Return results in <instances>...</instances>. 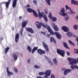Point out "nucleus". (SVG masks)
I'll return each instance as SVG.
<instances>
[{
  "instance_id": "f257e3e1",
  "label": "nucleus",
  "mask_w": 78,
  "mask_h": 78,
  "mask_svg": "<svg viewBox=\"0 0 78 78\" xmlns=\"http://www.w3.org/2000/svg\"><path fill=\"white\" fill-rule=\"evenodd\" d=\"M36 22L39 24H36L37 28L38 29H40V28H41V26H42V27H43L44 28H45L47 29L49 33H52V34H53V32H52V30H51V28H50V26L47 25V24L45 25L42 23H39V22L37 21Z\"/></svg>"
},
{
  "instance_id": "f03ea898",
  "label": "nucleus",
  "mask_w": 78,
  "mask_h": 78,
  "mask_svg": "<svg viewBox=\"0 0 78 78\" xmlns=\"http://www.w3.org/2000/svg\"><path fill=\"white\" fill-rule=\"evenodd\" d=\"M68 60L70 62L69 64L70 65H73V64H76L77 63L76 60L75 59H73L69 57L68 58Z\"/></svg>"
},
{
  "instance_id": "7ed1b4c3",
  "label": "nucleus",
  "mask_w": 78,
  "mask_h": 78,
  "mask_svg": "<svg viewBox=\"0 0 78 78\" xmlns=\"http://www.w3.org/2000/svg\"><path fill=\"white\" fill-rule=\"evenodd\" d=\"M57 53L58 55H60L62 56V57H64V55H65L66 52L64 50L57 49Z\"/></svg>"
},
{
  "instance_id": "20e7f679",
  "label": "nucleus",
  "mask_w": 78,
  "mask_h": 78,
  "mask_svg": "<svg viewBox=\"0 0 78 78\" xmlns=\"http://www.w3.org/2000/svg\"><path fill=\"white\" fill-rule=\"evenodd\" d=\"M52 31L53 33V34H52V33H50V34H51L52 35H53V34H55L57 37V38H58V39H61V35H60L59 33L56 32H55L54 33V32H53V31L52 30Z\"/></svg>"
},
{
  "instance_id": "39448f33",
  "label": "nucleus",
  "mask_w": 78,
  "mask_h": 78,
  "mask_svg": "<svg viewBox=\"0 0 78 78\" xmlns=\"http://www.w3.org/2000/svg\"><path fill=\"white\" fill-rule=\"evenodd\" d=\"M37 52L38 54L41 55H43V54H45V51L42 50L41 49H39L37 50Z\"/></svg>"
},
{
  "instance_id": "423d86ee",
  "label": "nucleus",
  "mask_w": 78,
  "mask_h": 78,
  "mask_svg": "<svg viewBox=\"0 0 78 78\" xmlns=\"http://www.w3.org/2000/svg\"><path fill=\"white\" fill-rule=\"evenodd\" d=\"M48 17L49 18H50V19H52V21L53 22H56V21L57 20L56 17H52V16H51V13H49Z\"/></svg>"
},
{
  "instance_id": "0eeeda50",
  "label": "nucleus",
  "mask_w": 78,
  "mask_h": 78,
  "mask_svg": "<svg viewBox=\"0 0 78 78\" xmlns=\"http://www.w3.org/2000/svg\"><path fill=\"white\" fill-rule=\"evenodd\" d=\"M42 44L44 47L45 49L46 50V51L48 52L49 51V50L48 49V46L47 44H46L44 42H42Z\"/></svg>"
},
{
  "instance_id": "6e6552de",
  "label": "nucleus",
  "mask_w": 78,
  "mask_h": 78,
  "mask_svg": "<svg viewBox=\"0 0 78 78\" xmlns=\"http://www.w3.org/2000/svg\"><path fill=\"white\" fill-rule=\"evenodd\" d=\"M26 29L27 31L29 32L31 34H33L34 33V30L32 28L28 27L26 28Z\"/></svg>"
},
{
  "instance_id": "1a4fd4ad",
  "label": "nucleus",
  "mask_w": 78,
  "mask_h": 78,
  "mask_svg": "<svg viewBox=\"0 0 78 78\" xmlns=\"http://www.w3.org/2000/svg\"><path fill=\"white\" fill-rule=\"evenodd\" d=\"M6 71L7 73V75L9 76H11V75H13V73L12 72H11L9 71V67H7L6 68Z\"/></svg>"
},
{
  "instance_id": "9d476101",
  "label": "nucleus",
  "mask_w": 78,
  "mask_h": 78,
  "mask_svg": "<svg viewBox=\"0 0 78 78\" xmlns=\"http://www.w3.org/2000/svg\"><path fill=\"white\" fill-rule=\"evenodd\" d=\"M52 26L53 27L55 31H59V28L58 27L57 25L55 24V23H53L52 24Z\"/></svg>"
},
{
  "instance_id": "9b49d317",
  "label": "nucleus",
  "mask_w": 78,
  "mask_h": 78,
  "mask_svg": "<svg viewBox=\"0 0 78 78\" xmlns=\"http://www.w3.org/2000/svg\"><path fill=\"white\" fill-rule=\"evenodd\" d=\"M19 34L17 33L16 35L15 39V42L16 43H17V42H18V41H19Z\"/></svg>"
},
{
  "instance_id": "f8f14e48",
  "label": "nucleus",
  "mask_w": 78,
  "mask_h": 78,
  "mask_svg": "<svg viewBox=\"0 0 78 78\" xmlns=\"http://www.w3.org/2000/svg\"><path fill=\"white\" fill-rule=\"evenodd\" d=\"M65 6L66 8V11H67L68 9H69V11H70L72 14H75V12H73V11L71 10V8H70V7H69V6H68L67 5H66Z\"/></svg>"
},
{
  "instance_id": "ddd939ff",
  "label": "nucleus",
  "mask_w": 78,
  "mask_h": 78,
  "mask_svg": "<svg viewBox=\"0 0 78 78\" xmlns=\"http://www.w3.org/2000/svg\"><path fill=\"white\" fill-rule=\"evenodd\" d=\"M72 70V69H66L64 71L63 74H64V75H67V73H69V72H71Z\"/></svg>"
},
{
  "instance_id": "4468645a",
  "label": "nucleus",
  "mask_w": 78,
  "mask_h": 78,
  "mask_svg": "<svg viewBox=\"0 0 78 78\" xmlns=\"http://www.w3.org/2000/svg\"><path fill=\"white\" fill-rule=\"evenodd\" d=\"M17 0H13L12 1V6L13 8H15L17 5Z\"/></svg>"
},
{
  "instance_id": "2eb2a0df",
  "label": "nucleus",
  "mask_w": 78,
  "mask_h": 78,
  "mask_svg": "<svg viewBox=\"0 0 78 78\" xmlns=\"http://www.w3.org/2000/svg\"><path fill=\"white\" fill-rule=\"evenodd\" d=\"M11 1V0H8V2H6L5 5L6 8H9V6L10 5V2Z\"/></svg>"
},
{
  "instance_id": "dca6fc26",
  "label": "nucleus",
  "mask_w": 78,
  "mask_h": 78,
  "mask_svg": "<svg viewBox=\"0 0 78 78\" xmlns=\"http://www.w3.org/2000/svg\"><path fill=\"white\" fill-rule=\"evenodd\" d=\"M71 3L72 5L73 4L76 5H78V2L74 0H71Z\"/></svg>"
},
{
  "instance_id": "f3484780",
  "label": "nucleus",
  "mask_w": 78,
  "mask_h": 78,
  "mask_svg": "<svg viewBox=\"0 0 78 78\" xmlns=\"http://www.w3.org/2000/svg\"><path fill=\"white\" fill-rule=\"evenodd\" d=\"M27 21L23 22L22 23V28H25L27 24Z\"/></svg>"
},
{
  "instance_id": "a211bd4d",
  "label": "nucleus",
  "mask_w": 78,
  "mask_h": 78,
  "mask_svg": "<svg viewBox=\"0 0 78 78\" xmlns=\"http://www.w3.org/2000/svg\"><path fill=\"white\" fill-rule=\"evenodd\" d=\"M62 29L65 32H67V31H69V28L63 26L62 27Z\"/></svg>"
},
{
  "instance_id": "6ab92c4d",
  "label": "nucleus",
  "mask_w": 78,
  "mask_h": 78,
  "mask_svg": "<svg viewBox=\"0 0 78 78\" xmlns=\"http://www.w3.org/2000/svg\"><path fill=\"white\" fill-rule=\"evenodd\" d=\"M37 49H38V47H34L32 50V53H34L35 51H36Z\"/></svg>"
},
{
  "instance_id": "aec40b11",
  "label": "nucleus",
  "mask_w": 78,
  "mask_h": 78,
  "mask_svg": "<svg viewBox=\"0 0 78 78\" xmlns=\"http://www.w3.org/2000/svg\"><path fill=\"white\" fill-rule=\"evenodd\" d=\"M66 35H67V36L69 37H72L73 36L72 33V32H67L66 33Z\"/></svg>"
},
{
  "instance_id": "412c9836",
  "label": "nucleus",
  "mask_w": 78,
  "mask_h": 78,
  "mask_svg": "<svg viewBox=\"0 0 78 78\" xmlns=\"http://www.w3.org/2000/svg\"><path fill=\"white\" fill-rule=\"evenodd\" d=\"M63 46L64 47L67 49H70V48L69 47V46L67 45V43L65 42H63Z\"/></svg>"
},
{
  "instance_id": "4be33fe9",
  "label": "nucleus",
  "mask_w": 78,
  "mask_h": 78,
  "mask_svg": "<svg viewBox=\"0 0 78 78\" xmlns=\"http://www.w3.org/2000/svg\"><path fill=\"white\" fill-rule=\"evenodd\" d=\"M50 41L51 42H52L54 41V43H55V44L56 43V40H55V39H54V38L52 37H51Z\"/></svg>"
},
{
  "instance_id": "5701e85b",
  "label": "nucleus",
  "mask_w": 78,
  "mask_h": 78,
  "mask_svg": "<svg viewBox=\"0 0 78 78\" xmlns=\"http://www.w3.org/2000/svg\"><path fill=\"white\" fill-rule=\"evenodd\" d=\"M9 47H7V48H5V53L6 54H7V53L8 51H9Z\"/></svg>"
},
{
  "instance_id": "b1692460",
  "label": "nucleus",
  "mask_w": 78,
  "mask_h": 78,
  "mask_svg": "<svg viewBox=\"0 0 78 78\" xmlns=\"http://www.w3.org/2000/svg\"><path fill=\"white\" fill-rule=\"evenodd\" d=\"M27 10L29 12H33V11H34L32 9H30V8H27Z\"/></svg>"
},
{
  "instance_id": "393cba45",
  "label": "nucleus",
  "mask_w": 78,
  "mask_h": 78,
  "mask_svg": "<svg viewBox=\"0 0 78 78\" xmlns=\"http://www.w3.org/2000/svg\"><path fill=\"white\" fill-rule=\"evenodd\" d=\"M44 18L45 22H48V19L47 18V16L46 15H44Z\"/></svg>"
},
{
  "instance_id": "a878e982",
  "label": "nucleus",
  "mask_w": 78,
  "mask_h": 78,
  "mask_svg": "<svg viewBox=\"0 0 78 78\" xmlns=\"http://www.w3.org/2000/svg\"><path fill=\"white\" fill-rule=\"evenodd\" d=\"M39 17H43V14L42 13H40V11L39 9H37Z\"/></svg>"
},
{
  "instance_id": "bb28decb",
  "label": "nucleus",
  "mask_w": 78,
  "mask_h": 78,
  "mask_svg": "<svg viewBox=\"0 0 78 78\" xmlns=\"http://www.w3.org/2000/svg\"><path fill=\"white\" fill-rule=\"evenodd\" d=\"M33 12L34 13V16H35V17H38V15H37V13L34 10Z\"/></svg>"
},
{
  "instance_id": "cd10ccee",
  "label": "nucleus",
  "mask_w": 78,
  "mask_h": 78,
  "mask_svg": "<svg viewBox=\"0 0 78 78\" xmlns=\"http://www.w3.org/2000/svg\"><path fill=\"white\" fill-rule=\"evenodd\" d=\"M53 62L54 63V64L57 65V63H58V61L56 60V58H55L53 59Z\"/></svg>"
},
{
  "instance_id": "c85d7f7f",
  "label": "nucleus",
  "mask_w": 78,
  "mask_h": 78,
  "mask_svg": "<svg viewBox=\"0 0 78 78\" xmlns=\"http://www.w3.org/2000/svg\"><path fill=\"white\" fill-rule=\"evenodd\" d=\"M13 56L14 59L15 60V61H16V60L17 59V56L15 54H13Z\"/></svg>"
},
{
  "instance_id": "c756f323",
  "label": "nucleus",
  "mask_w": 78,
  "mask_h": 78,
  "mask_svg": "<svg viewBox=\"0 0 78 78\" xmlns=\"http://www.w3.org/2000/svg\"><path fill=\"white\" fill-rule=\"evenodd\" d=\"M27 50H29V51L31 53V47L29 46H27Z\"/></svg>"
},
{
  "instance_id": "7c9ffc66",
  "label": "nucleus",
  "mask_w": 78,
  "mask_h": 78,
  "mask_svg": "<svg viewBox=\"0 0 78 78\" xmlns=\"http://www.w3.org/2000/svg\"><path fill=\"white\" fill-rule=\"evenodd\" d=\"M69 44H71V45H73L74 46L75 45V44L73 43L72 41H70V40H69Z\"/></svg>"
},
{
  "instance_id": "2f4dec72",
  "label": "nucleus",
  "mask_w": 78,
  "mask_h": 78,
  "mask_svg": "<svg viewBox=\"0 0 78 78\" xmlns=\"http://www.w3.org/2000/svg\"><path fill=\"white\" fill-rule=\"evenodd\" d=\"M45 0L48 5H50V2H51V1L50 0Z\"/></svg>"
},
{
  "instance_id": "473e14b6",
  "label": "nucleus",
  "mask_w": 78,
  "mask_h": 78,
  "mask_svg": "<svg viewBox=\"0 0 78 78\" xmlns=\"http://www.w3.org/2000/svg\"><path fill=\"white\" fill-rule=\"evenodd\" d=\"M61 12L62 13H64L65 12V10L64 9V8H62V9H61Z\"/></svg>"
},
{
  "instance_id": "72a5a7b5",
  "label": "nucleus",
  "mask_w": 78,
  "mask_h": 78,
  "mask_svg": "<svg viewBox=\"0 0 78 78\" xmlns=\"http://www.w3.org/2000/svg\"><path fill=\"white\" fill-rule=\"evenodd\" d=\"M73 27H74V28L75 30H77V29H78V26L77 25H74V26Z\"/></svg>"
},
{
  "instance_id": "f704fd0d",
  "label": "nucleus",
  "mask_w": 78,
  "mask_h": 78,
  "mask_svg": "<svg viewBox=\"0 0 78 78\" xmlns=\"http://www.w3.org/2000/svg\"><path fill=\"white\" fill-rule=\"evenodd\" d=\"M13 69L16 73H17V72H18V70H17V69L15 67H14Z\"/></svg>"
},
{
  "instance_id": "c9c22d12",
  "label": "nucleus",
  "mask_w": 78,
  "mask_h": 78,
  "mask_svg": "<svg viewBox=\"0 0 78 78\" xmlns=\"http://www.w3.org/2000/svg\"><path fill=\"white\" fill-rule=\"evenodd\" d=\"M34 67H35V69H40V66H37V65H35L34 66Z\"/></svg>"
},
{
  "instance_id": "e433bc0d",
  "label": "nucleus",
  "mask_w": 78,
  "mask_h": 78,
  "mask_svg": "<svg viewBox=\"0 0 78 78\" xmlns=\"http://www.w3.org/2000/svg\"><path fill=\"white\" fill-rule=\"evenodd\" d=\"M73 37H77V38H76V40L77 42V46H78V37L75 35H73Z\"/></svg>"
},
{
  "instance_id": "4c0bfd02",
  "label": "nucleus",
  "mask_w": 78,
  "mask_h": 78,
  "mask_svg": "<svg viewBox=\"0 0 78 78\" xmlns=\"http://www.w3.org/2000/svg\"><path fill=\"white\" fill-rule=\"evenodd\" d=\"M48 62L50 64V65H53V63H52V62H51V60L48 59Z\"/></svg>"
},
{
  "instance_id": "58836bf2",
  "label": "nucleus",
  "mask_w": 78,
  "mask_h": 78,
  "mask_svg": "<svg viewBox=\"0 0 78 78\" xmlns=\"http://www.w3.org/2000/svg\"><path fill=\"white\" fill-rule=\"evenodd\" d=\"M67 13H63L62 14V16H64V17L65 16H67Z\"/></svg>"
},
{
  "instance_id": "ea45409f",
  "label": "nucleus",
  "mask_w": 78,
  "mask_h": 78,
  "mask_svg": "<svg viewBox=\"0 0 78 78\" xmlns=\"http://www.w3.org/2000/svg\"><path fill=\"white\" fill-rule=\"evenodd\" d=\"M66 20H69V16L67 15V16L65 18Z\"/></svg>"
},
{
  "instance_id": "a19ab883",
  "label": "nucleus",
  "mask_w": 78,
  "mask_h": 78,
  "mask_svg": "<svg viewBox=\"0 0 78 78\" xmlns=\"http://www.w3.org/2000/svg\"><path fill=\"white\" fill-rule=\"evenodd\" d=\"M33 3H34L35 5H37V1L34 0L33 1Z\"/></svg>"
},
{
  "instance_id": "79ce46f5",
  "label": "nucleus",
  "mask_w": 78,
  "mask_h": 78,
  "mask_svg": "<svg viewBox=\"0 0 78 78\" xmlns=\"http://www.w3.org/2000/svg\"><path fill=\"white\" fill-rule=\"evenodd\" d=\"M39 75H44V73L42 72H40L39 73Z\"/></svg>"
},
{
  "instance_id": "37998d69",
  "label": "nucleus",
  "mask_w": 78,
  "mask_h": 78,
  "mask_svg": "<svg viewBox=\"0 0 78 78\" xmlns=\"http://www.w3.org/2000/svg\"><path fill=\"white\" fill-rule=\"evenodd\" d=\"M74 51H76V52H74V53H77L78 54V49H75Z\"/></svg>"
},
{
  "instance_id": "c03bdc74",
  "label": "nucleus",
  "mask_w": 78,
  "mask_h": 78,
  "mask_svg": "<svg viewBox=\"0 0 78 78\" xmlns=\"http://www.w3.org/2000/svg\"><path fill=\"white\" fill-rule=\"evenodd\" d=\"M44 11L46 14H48V10L47 9H45Z\"/></svg>"
},
{
  "instance_id": "a18cd8bd",
  "label": "nucleus",
  "mask_w": 78,
  "mask_h": 78,
  "mask_svg": "<svg viewBox=\"0 0 78 78\" xmlns=\"http://www.w3.org/2000/svg\"><path fill=\"white\" fill-rule=\"evenodd\" d=\"M71 69H72L73 70H74V69H75V66L74 67L73 66V65H71Z\"/></svg>"
},
{
  "instance_id": "49530a36",
  "label": "nucleus",
  "mask_w": 78,
  "mask_h": 78,
  "mask_svg": "<svg viewBox=\"0 0 78 78\" xmlns=\"http://www.w3.org/2000/svg\"><path fill=\"white\" fill-rule=\"evenodd\" d=\"M27 62L29 64L30 63V62H31V61H30V59H28L27 60Z\"/></svg>"
},
{
  "instance_id": "de8ad7c7",
  "label": "nucleus",
  "mask_w": 78,
  "mask_h": 78,
  "mask_svg": "<svg viewBox=\"0 0 78 78\" xmlns=\"http://www.w3.org/2000/svg\"><path fill=\"white\" fill-rule=\"evenodd\" d=\"M51 78H55V76H54V75L53 74H51Z\"/></svg>"
},
{
  "instance_id": "09e8293b",
  "label": "nucleus",
  "mask_w": 78,
  "mask_h": 78,
  "mask_svg": "<svg viewBox=\"0 0 78 78\" xmlns=\"http://www.w3.org/2000/svg\"><path fill=\"white\" fill-rule=\"evenodd\" d=\"M74 68L76 69H78V66L76 65L74 66Z\"/></svg>"
},
{
  "instance_id": "8fccbe9b",
  "label": "nucleus",
  "mask_w": 78,
  "mask_h": 78,
  "mask_svg": "<svg viewBox=\"0 0 78 78\" xmlns=\"http://www.w3.org/2000/svg\"><path fill=\"white\" fill-rule=\"evenodd\" d=\"M50 34H47V36L49 38L50 37Z\"/></svg>"
},
{
  "instance_id": "3c124183",
  "label": "nucleus",
  "mask_w": 78,
  "mask_h": 78,
  "mask_svg": "<svg viewBox=\"0 0 78 78\" xmlns=\"http://www.w3.org/2000/svg\"><path fill=\"white\" fill-rule=\"evenodd\" d=\"M27 8H29V7H30V5L29 4V5H27Z\"/></svg>"
},
{
  "instance_id": "603ef678",
  "label": "nucleus",
  "mask_w": 78,
  "mask_h": 78,
  "mask_svg": "<svg viewBox=\"0 0 78 78\" xmlns=\"http://www.w3.org/2000/svg\"><path fill=\"white\" fill-rule=\"evenodd\" d=\"M66 53L68 56H70V53H69L68 52H67Z\"/></svg>"
},
{
  "instance_id": "864d4df0",
  "label": "nucleus",
  "mask_w": 78,
  "mask_h": 78,
  "mask_svg": "<svg viewBox=\"0 0 78 78\" xmlns=\"http://www.w3.org/2000/svg\"><path fill=\"white\" fill-rule=\"evenodd\" d=\"M37 78H44L43 77H42L41 76H37Z\"/></svg>"
},
{
  "instance_id": "5fc2aeb1",
  "label": "nucleus",
  "mask_w": 78,
  "mask_h": 78,
  "mask_svg": "<svg viewBox=\"0 0 78 78\" xmlns=\"http://www.w3.org/2000/svg\"><path fill=\"white\" fill-rule=\"evenodd\" d=\"M61 70L62 71H64V70H65V68H62V69H61Z\"/></svg>"
},
{
  "instance_id": "6e6d98bb",
  "label": "nucleus",
  "mask_w": 78,
  "mask_h": 78,
  "mask_svg": "<svg viewBox=\"0 0 78 78\" xmlns=\"http://www.w3.org/2000/svg\"><path fill=\"white\" fill-rule=\"evenodd\" d=\"M41 33H43L44 34H46L45 33V32H43L42 31H41Z\"/></svg>"
},
{
  "instance_id": "4d7b16f0",
  "label": "nucleus",
  "mask_w": 78,
  "mask_h": 78,
  "mask_svg": "<svg viewBox=\"0 0 78 78\" xmlns=\"http://www.w3.org/2000/svg\"><path fill=\"white\" fill-rule=\"evenodd\" d=\"M6 2H2V4H5Z\"/></svg>"
},
{
  "instance_id": "13d9d810",
  "label": "nucleus",
  "mask_w": 78,
  "mask_h": 78,
  "mask_svg": "<svg viewBox=\"0 0 78 78\" xmlns=\"http://www.w3.org/2000/svg\"><path fill=\"white\" fill-rule=\"evenodd\" d=\"M3 37H2L1 38H0V40H1V41H2V40H3Z\"/></svg>"
},
{
  "instance_id": "bf43d9fd",
  "label": "nucleus",
  "mask_w": 78,
  "mask_h": 78,
  "mask_svg": "<svg viewBox=\"0 0 78 78\" xmlns=\"http://www.w3.org/2000/svg\"><path fill=\"white\" fill-rule=\"evenodd\" d=\"M28 35H29V37H31V34H28Z\"/></svg>"
},
{
  "instance_id": "052dcab7",
  "label": "nucleus",
  "mask_w": 78,
  "mask_h": 78,
  "mask_svg": "<svg viewBox=\"0 0 78 78\" xmlns=\"http://www.w3.org/2000/svg\"><path fill=\"white\" fill-rule=\"evenodd\" d=\"M21 35L23 36V34H22V31H21Z\"/></svg>"
},
{
  "instance_id": "680f3d73",
  "label": "nucleus",
  "mask_w": 78,
  "mask_h": 78,
  "mask_svg": "<svg viewBox=\"0 0 78 78\" xmlns=\"http://www.w3.org/2000/svg\"><path fill=\"white\" fill-rule=\"evenodd\" d=\"M22 19V16H20L19 19Z\"/></svg>"
},
{
  "instance_id": "e2e57ef3",
  "label": "nucleus",
  "mask_w": 78,
  "mask_h": 78,
  "mask_svg": "<svg viewBox=\"0 0 78 78\" xmlns=\"http://www.w3.org/2000/svg\"><path fill=\"white\" fill-rule=\"evenodd\" d=\"M12 30H13L14 31V27H12Z\"/></svg>"
},
{
  "instance_id": "0e129e2a",
  "label": "nucleus",
  "mask_w": 78,
  "mask_h": 78,
  "mask_svg": "<svg viewBox=\"0 0 78 78\" xmlns=\"http://www.w3.org/2000/svg\"><path fill=\"white\" fill-rule=\"evenodd\" d=\"M45 58L47 59H48V57L47 56H45Z\"/></svg>"
},
{
  "instance_id": "69168bd1",
  "label": "nucleus",
  "mask_w": 78,
  "mask_h": 78,
  "mask_svg": "<svg viewBox=\"0 0 78 78\" xmlns=\"http://www.w3.org/2000/svg\"><path fill=\"white\" fill-rule=\"evenodd\" d=\"M76 18L77 19H78V16H76Z\"/></svg>"
},
{
  "instance_id": "338daca9",
  "label": "nucleus",
  "mask_w": 78,
  "mask_h": 78,
  "mask_svg": "<svg viewBox=\"0 0 78 78\" xmlns=\"http://www.w3.org/2000/svg\"><path fill=\"white\" fill-rule=\"evenodd\" d=\"M23 28H22L21 29V31H23Z\"/></svg>"
},
{
  "instance_id": "774afa93",
  "label": "nucleus",
  "mask_w": 78,
  "mask_h": 78,
  "mask_svg": "<svg viewBox=\"0 0 78 78\" xmlns=\"http://www.w3.org/2000/svg\"><path fill=\"white\" fill-rule=\"evenodd\" d=\"M68 14H71V13H69V12H68Z\"/></svg>"
}]
</instances>
